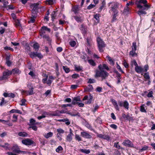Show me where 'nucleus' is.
Returning a JSON list of instances; mask_svg holds the SVG:
<instances>
[{"instance_id":"4c0bfd02","label":"nucleus","mask_w":155,"mask_h":155,"mask_svg":"<svg viewBox=\"0 0 155 155\" xmlns=\"http://www.w3.org/2000/svg\"><path fill=\"white\" fill-rule=\"evenodd\" d=\"M132 50L136 51L137 50V45L136 42H134L132 43Z\"/></svg>"},{"instance_id":"7ed1b4c3","label":"nucleus","mask_w":155,"mask_h":155,"mask_svg":"<svg viewBox=\"0 0 155 155\" xmlns=\"http://www.w3.org/2000/svg\"><path fill=\"white\" fill-rule=\"evenodd\" d=\"M97 41L99 51L101 52H103L104 51L103 48L106 47V45L103 40L99 37H97Z\"/></svg>"},{"instance_id":"6ab92c4d","label":"nucleus","mask_w":155,"mask_h":155,"mask_svg":"<svg viewBox=\"0 0 155 155\" xmlns=\"http://www.w3.org/2000/svg\"><path fill=\"white\" fill-rule=\"evenodd\" d=\"M12 74H19L21 72V71L19 70L17 68H15L12 70L11 71Z\"/></svg>"},{"instance_id":"bf43d9fd","label":"nucleus","mask_w":155,"mask_h":155,"mask_svg":"<svg viewBox=\"0 0 155 155\" xmlns=\"http://www.w3.org/2000/svg\"><path fill=\"white\" fill-rule=\"evenodd\" d=\"M57 131L59 134H63L64 133V130L61 128L58 129L57 130Z\"/></svg>"},{"instance_id":"aec40b11","label":"nucleus","mask_w":155,"mask_h":155,"mask_svg":"<svg viewBox=\"0 0 155 155\" xmlns=\"http://www.w3.org/2000/svg\"><path fill=\"white\" fill-rule=\"evenodd\" d=\"M93 89L92 86L91 85L89 84L85 88V90L86 91L89 92L92 91Z\"/></svg>"},{"instance_id":"603ef678","label":"nucleus","mask_w":155,"mask_h":155,"mask_svg":"<svg viewBox=\"0 0 155 155\" xmlns=\"http://www.w3.org/2000/svg\"><path fill=\"white\" fill-rule=\"evenodd\" d=\"M95 82V80L94 79L90 78L88 79L87 82L88 83L91 84L94 83Z\"/></svg>"},{"instance_id":"20e7f679","label":"nucleus","mask_w":155,"mask_h":155,"mask_svg":"<svg viewBox=\"0 0 155 155\" xmlns=\"http://www.w3.org/2000/svg\"><path fill=\"white\" fill-rule=\"evenodd\" d=\"M11 74V71L8 70H6L3 72V76L0 78V80H2L7 79L8 77Z\"/></svg>"},{"instance_id":"09e8293b","label":"nucleus","mask_w":155,"mask_h":155,"mask_svg":"<svg viewBox=\"0 0 155 155\" xmlns=\"http://www.w3.org/2000/svg\"><path fill=\"white\" fill-rule=\"evenodd\" d=\"M54 0H46V2L47 4L51 5L53 4Z\"/></svg>"},{"instance_id":"8fccbe9b","label":"nucleus","mask_w":155,"mask_h":155,"mask_svg":"<svg viewBox=\"0 0 155 155\" xmlns=\"http://www.w3.org/2000/svg\"><path fill=\"white\" fill-rule=\"evenodd\" d=\"M69 44L72 47H74L76 45V42L75 41H71L69 42Z\"/></svg>"},{"instance_id":"c85d7f7f","label":"nucleus","mask_w":155,"mask_h":155,"mask_svg":"<svg viewBox=\"0 0 155 155\" xmlns=\"http://www.w3.org/2000/svg\"><path fill=\"white\" fill-rule=\"evenodd\" d=\"M123 106L127 110L129 108V104L127 101H125L124 102Z\"/></svg>"},{"instance_id":"473e14b6","label":"nucleus","mask_w":155,"mask_h":155,"mask_svg":"<svg viewBox=\"0 0 155 155\" xmlns=\"http://www.w3.org/2000/svg\"><path fill=\"white\" fill-rule=\"evenodd\" d=\"M36 17H34V16H31L30 18V20L28 21V23H34L35 21V19L36 18Z\"/></svg>"},{"instance_id":"412c9836","label":"nucleus","mask_w":155,"mask_h":155,"mask_svg":"<svg viewBox=\"0 0 155 155\" xmlns=\"http://www.w3.org/2000/svg\"><path fill=\"white\" fill-rule=\"evenodd\" d=\"M18 134L19 136L23 137H26L28 135V134L25 132H19L18 133Z\"/></svg>"},{"instance_id":"9b49d317","label":"nucleus","mask_w":155,"mask_h":155,"mask_svg":"<svg viewBox=\"0 0 155 155\" xmlns=\"http://www.w3.org/2000/svg\"><path fill=\"white\" fill-rule=\"evenodd\" d=\"M48 76H47L46 78H43L42 80V81L44 84L46 83L49 86H50L52 82V81L50 79H48L47 81Z\"/></svg>"},{"instance_id":"052dcab7","label":"nucleus","mask_w":155,"mask_h":155,"mask_svg":"<svg viewBox=\"0 0 155 155\" xmlns=\"http://www.w3.org/2000/svg\"><path fill=\"white\" fill-rule=\"evenodd\" d=\"M94 106V109H92V111L93 112H95L99 108V107L98 105H97L95 106V107Z\"/></svg>"},{"instance_id":"ea45409f","label":"nucleus","mask_w":155,"mask_h":155,"mask_svg":"<svg viewBox=\"0 0 155 155\" xmlns=\"http://www.w3.org/2000/svg\"><path fill=\"white\" fill-rule=\"evenodd\" d=\"M37 53H38L37 52H32L30 54V56L32 58H33L35 57H37Z\"/></svg>"},{"instance_id":"de8ad7c7","label":"nucleus","mask_w":155,"mask_h":155,"mask_svg":"<svg viewBox=\"0 0 155 155\" xmlns=\"http://www.w3.org/2000/svg\"><path fill=\"white\" fill-rule=\"evenodd\" d=\"M137 13L139 15H140L143 14H146L147 13L145 11H144L143 10H140L137 12Z\"/></svg>"},{"instance_id":"423d86ee","label":"nucleus","mask_w":155,"mask_h":155,"mask_svg":"<svg viewBox=\"0 0 155 155\" xmlns=\"http://www.w3.org/2000/svg\"><path fill=\"white\" fill-rule=\"evenodd\" d=\"M140 3H143L144 4V6L145 8L144 10H147L149 8H150L151 5L147 4V1L146 0H140L139 1Z\"/></svg>"},{"instance_id":"c756f323","label":"nucleus","mask_w":155,"mask_h":155,"mask_svg":"<svg viewBox=\"0 0 155 155\" xmlns=\"http://www.w3.org/2000/svg\"><path fill=\"white\" fill-rule=\"evenodd\" d=\"M10 113H16L20 114H21L22 113V112L20 110L15 109L12 110L10 111Z\"/></svg>"},{"instance_id":"393cba45","label":"nucleus","mask_w":155,"mask_h":155,"mask_svg":"<svg viewBox=\"0 0 155 155\" xmlns=\"http://www.w3.org/2000/svg\"><path fill=\"white\" fill-rule=\"evenodd\" d=\"M48 115V113L47 112H45L41 116L38 117V120H41L43 118H45L46 117V116Z\"/></svg>"},{"instance_id":"f8f14e48","label":"nucleus","mask_w":155,"mask_h":155,"mask_svg":"<svg viewBox=\"0 0 155 155\" xmlns=\"http://www.w3.org/2000/svg\"><path fill=\"white\" fill-rule=\"evenodd\" d=\"M113 12L112 18L111 21L112 22L114 21L117 19V17L118 16V11H114Z\"/></svg>"},{"instance_id":"a211bd4d","label":"nucleus","mask_w":155,"mask_h":155,"mask_svg":"<svg viewBox=\"0 0 155 155\" xmlns=\"http://www.w3.org/2000/svg\"><path fill=\"white\" fill-rule=\"evenodd\" d=\"M135 70L136 72L138 73H140L143 72V68L140 66H137L135 68Z\"/></svg>"},{"instance_id":"a18cd8bd","label":"nucleus","mask_w":155,"mask_h":155,"mask_svg":"<svg viewBox=\"0 0 155 155\" xmlns=\"http://www.w3.org/2000/svg\"><path fill=\"white\" fill-rule=\"evenodd\" d=\"M130 12V8L127 6L126 8H125L124 10V12L126 14Z\"/></svg>"},{"instance_id":"c9c22d12","label":"nucleus","mask_w":155,"mask_h":155,"mask_svg":"<svg viewBox=\"0 0 155 155\" xmlns=\"http://www.w3.org/2000/svg\"><path fill=\"white\" fill-rule=\"evenodd\" d=\"M32 15L31 16L34 17H36L37 16L38 11L32 10L31 11Z\"/></svg>"},{"instance_id":"37998d69","label":"nucleus","mask_w":155,"mask_h":155,"mask_svg":"<svg viewBox=\"0 0 155 155\" xmlns=\"http://www.w3.org/2000/svg\"><path fill=\"white\" fill-rule=\"evenodd\" d=\"M80 151L86 154H88L90 152V151L89 150L82 149L80 150Z\"/></svg>"},{"instance_id":"69168bd1","label":"nucleus","mask_w":155,"mask_h":155,"mask_svg":"<svg viewBox=\"0 0 155 155\" xmlns=\"http://www.w3.org/2000/svg\"><path fill=\"white\" fill-rule=\"evenodd\" d=\"M103 138L104 139H106L107 140H110V137L109 136L107 135H103Z\"/></svg>"},{"instance_id":"4d7b16f0","label":"nucleus","mask_w":155,"mask_h":155,"mask_svg":"<svg viewBox=\"0 0 155 155\" xmlns=\"http://www.w3.org/2000/svg\"><path fill=\"white\" fill-rule=\"evenodd\" d=\"M63 150V148L61 146H59L56 149V151L58 153H59V152L61 150Z\"/></svg>"},{"instance_id":"4468645a","label":"nucleus","mask_w":155,"mask_h":155,"mask_svg":"<svg viewBox=\"0 0 155 155\" xmlns=\"http://www.w3.org/2000/svg\"><path fill=\"white\" fill-rule=\"evenodd\" d=\"M112 4L111 7V10L112 11H117L116 9L117 8V4L116 3H110L109 4Z\"/></svg>"},{"instance_id":"f704fd0d","label":"nucleus","mask_w":155,"mask_h":155,"mask_svg":"<svg viewBox=\"0 0 155 155\" xmlns=\"http://www.w3.org/2000/svg\"><path fill=\"white\" fill-rule=\"evenodd\" d=\"M88 62L92 66H95L96 63L92 59H89L88 60Z\"/></svg>"},{"instance_id":"6e6d98bb","label":"nucleus","mask_w":155,"mask_h":155,"mask_svg":"<svg viewBox=\"0 0 155 155\" xmlns=\"http://www.w3.org/2000/svg\"><path fill=\"white\" fill-rule=\"evenodd\" d=\"M63 69L66 73H68L70 71V69L69 68H68L67 66H63Z\"/></svg>"},{"instance_id":"39448f33","label":"nucleus","mask_w":155,"mask_h":155,"mask_svg":"<svg viewBox=\"0 0 155 155\" xmlns=\"http://www.w3.org/2000/svg\"><path fill=\"white\" fill-rule=\"evenodd\" d=\"M22 143L26 145L29 146L34 143V141L31 139L27 138L22 140Z\"/></svg>"},{"instance_id":"49530a36","label":"nucleus","mask_w":155,"mask_h":155,"mask_svg":"<svg viewBox=\"0 0 155 155\" xmlns=\"http://www.w3.org/2000/svg\"><path fill=\"white\" fill-rule=\"evenodd\" d=\"M63 122H65L66 124L67 125H69L70 124V122L69 121L68 119L65 118L63 119Z\"/></svg>"},{"instance_id":"7c9ffc66","label":"nucleus","mask_w":155,"mask_h":155,"mask_svg":"<svg viewBox=\"0 0 155 155\" xmlns=\"http://www.w3.org/2000/svg\"><path fill=\"white\" fill-rule=\"evenodd\" d=\"M33 48L35 49V51H37L39 49V45L38 43H35L33 45Z\"/></svg>"},{"instance_id":"0eeeda50","label":"nucleus","mask_w":155,"mask_h":155,"mask_svg":"<svg viewBox=\"0 0 155 155\" xmlns=\"http://www.w3.org/2000/svg\"><path fill=\"white\" fill-rule=\"evenodd\" d=\"M81 135L83 137L87 139H91L92 137V136L90 135L84 131L81 132Z\"/></svg>"},{"instance_id":"9d476101","label":"nucleus","mask_w":155,"mask_h":155,"mask_svg":"<svg viewBox=\"0 0 155 155\" xmlns=\"http://www.w3.org/2000/svg\"><path fill=\"white\" fill-rule=\"evenodd\" d=\"M73 18L75 20L78 22H82L83 21V18L80 15H75L73 16Z\"/></svg>"},{"instance_id":"a878e982","label":"nucleus","mask_w":155,"mask_h":155,"mask_svg":"<svg viewBox=\"0 0 155 155\" xmlns=\"http://www.w3.org/2000/svg\"><path fill=\"white\" fill-rule=\"evenodd\" d=\"M9 145V144L8 143H5V145H0V146L3 147L5 148L6 150H10V148L8 147V146Z\"/></svg>"},{"instance_id":"2f4dec72","label":"nucleus","mask_w":155,"mask_h":155,"mask_svg":"<svg viewBox=\"0 0 155 155\" xmlns=\"http://www.w3.org/2000/svg\"><path fill=\"white\" fill-rule=\"evenodd\" d=\"M36 121L33 119H31L30 120V126H32L35 125L37 124V123H36Z\"/></svg>"},{"instance_id":"f3484780","label":"nucleus","mask_w":155,"mask_h":155,"mask_svg":"<svg viewBox=\"0 0 155 155\" xmlns=\"http://www.w3.org/2000/svg\"><path fill=\"white\" fill-rule=\"evenodd\" d=\"M122 143L125 146L128 147H132L131 145V141L128 140H124Z\"/></svg>"},{"instance_id":"a19ab883","label":"nucleus","mask_w":155,"mask_h":155,"mask_svg":"<svg viewBox=\"0 0 155 155\" xmlns=\"http://www.w3.org/2000/svg\"><path fill=\"white\" fill-rule=\"evenodd\" d=\"M145 105L144 104L142 105L140 107V111L142 112H145L146 113L147 111L145 109L144 106Z\"/></svg>"},{"instance_id":"72a5a7b5","label":"nucleus","mask_w":155,"mask_h":155,"mask_svg":"<svg viewBox=\"0 0 155 155\" xmlns=\"http://www.w3.org/2000/svg\"><path fill=\"white\" fill-rule=\"evenodd\" d=\"M100 15L98 14H96L94 15V18L97 21V23H98L100 21Z\"/></svg>"},{"instance_id":"cd10ccee","label":"nucleus","mask_w":155,"mask_h":155,"mask_svg":"<svg viewBox=\"0 0 155 155\" xmlns=\"http://www.w3.org/2000/svg\"><path fill=\"white\" fill-rule=\"evenodd\" d=\"M136 51L131 50L130 52L129 55L130 57H134L137 56V54L135 52Z\"/></svg>"},{"instance_id":"864d4df0","label":"nucleus","mask_w":155,"mask_h":155,"mask_svg":"<svg viewBox=\"0 0 155 155\" xmlns=\"http://www.w3.org/2000/svg\"><path fill=\"white\" fill-rule=\"evenodd\" d=\"M18 116L14 114L13 116V119L12 120L13 122H16Z\"/></svg>"},{"instance_id":"6e6552de","label":"nucleus","mask_w":155,"mask_h":155,"mask_svg":"<svg viewBox=\"0 0 155 155\" xmlns=\"http://www.w3.org/2000/svg\"><path fill=\"white\" fill-rule=\"evenodd\" d=\"M69 134L66 137L67 140L69 142H70L72 140V136H73V134L72 133V131L71 129L69 130Z\"/></svg>"},{"instance_id":"bb28decb","label":"nucleus","mask_w":155,"mask_h":155,"mask_svg":"<svg viewBox=\"0 0 155 155\" xmlns=\"http://www.w3.org/2000/svg\"><path fill=\"white\" fill-rule=\"evenodd\" d=\"M56 11H54L53 12L51 13V18L52 19V21H53L56 18V17L57 16L56 15Z\"/></svg>"},{"instance_id":"5701e85b","label":"nucleus","mask_w":155,"mask_h":155,"mask_svg":"<svg viewBox=\"0 0 155 155\" xmlns=\"http://www.w3.org/2000/svg\"><path fill=\"white\" fill-rule=\"evenodd\" d=\"M53 135V133L51 132H49L47 134H44V136L46 139H48L50 137H51Z\"/></svg>"},{"instance_id":"f03ea898","label":"nucleus","mask_w":155,"mask_h":155,"mask_svg":"<svg viewBox=\"0 0 155 155\" xmlns=\"http://www.w3.org/2000/svg\"><path fill=\"white\" fill-rule=\"evenodd\" d=\"M46 32L50 33L51 32L50 29L45 26L42 27L39 31L40 35L42 38H43L44 39H45L48 41L49 45H51V39L48 35L46 34Z\"/></svg>"},{"instance_id":"ddd939ff","label":"nucleus","mask_w":155,"mask_h":155,"mask_svg":"<svg viewBox=\"0 0 155 155\" xmlns=\"http://www.w3.org/2000/svg\"><path fill=\"white\" fill-rule=\"evenodd\" d=\"M110 101H111L112 102L115 108L118 111H119V107L117 104V101L113 99H111L110 100Z\"/></svg>"},{"instance_id":"3c124183","label":"nucleus","mask_w":155,"mask_h":155,"mask_svg":"<svg viewBox=\"0 0 155 155\" xmlns=\"http://www.w3.org/2000/svg\"><path fill=\"white\" fill-rule=\"evenodd\" d=\"M122 117L124 118H126L127 120H129L130 119V117L128 114L126 115L125 114H123L122 115Z\"/></svg>"},{"instance_id":"c03bdc74","label":"nucleus","mask_w":155,"mask_h":155,"mask_svg":"<svg viewBox=\"0 0 155 155\" xmlns=\"http://www.w3.org/2000/svg\"><path fill=\"white\" fill-rule=\"evenodd\" d=\"M10 119V117L9 116L8 118V120H5L0 119V122H2L3 123L5 124V123H8L9 122Z\"/></svg>"},{"instance_id":"58836bf2","label":"nucleus","mask_w":155,"mask_h":155,"mask_svg":"<svg viewBox=\"0 0 155 155\" xmlns=\"http://www.w3.org/2000/svg\"><path fill=\"white\" fill-rule=\"evenodd\" d=\"M106 58H107L109 61L110 62L111 64L112 65H114V62L113 61L112 59L111 58L110 56H108L106 57Z\"/></svg>"},{"instance_id":"5fc2aeb1","label":"nucleus","mask_w":155,"mask_h":155,"mask_svg":"<svg viewBox=\"0 0 155 155\" xmlns=\"http://www.w3.org/2000/svg\"><path fill=\"white\" fill-rule=\"evenodd\" d=\"M102 68H103V70H104V69H105L107 70H109V69L107 64H103L102 65Z\"/></svg>"},{"instance_id":"e433bc0d","label":"nucleus","mask_w":155,"mask_h":155,"mask_svg":"<svg viewBox=\"0 0 155 155\" xmlns=\"http://www.w3.org/2000/svg\"><path fill=\"white\" fill-rule=\"evenodd\" d=\"M93 97L91 95H90L89 96V100L85 102V104H90L91 103L92 99L93 98Z\"/></svg>"},{"instance_id":"1a4fd4ad","label":"nucleus","mask_w":155,"mask_h":155,"mask_svg":"<svg viewBox=\"0 0 155 155\" xmlns=\"http://www.w3.org/2000/svg\"><path fill=\"white\" fill-rule=\"evenodd\" d=\"M11 150H12L13 152L15 153H19V152H20V150L18 147L17 145L13 146L11 148Z\"/></svg>"},{"instance_id":"b1692460","label":"nucleus","mask_w":155,"mask_h":155,"mask_svg":"<svg viewBox=\"0 0 155 155\" xmlns=\"http://www.w3.org/2000/svg\"><path fill=\"white\" fill-rule=\"evenodd\" d=\"M52 116H59L60 115L59 114V110H57L53 112L51 114Z\"/></svg>"},{"instance_id":"e2e57ef3","label":"nucleus","mask_w":155,"mask_h":155,"mask_svg":"<svg viewBox=\"0 0 155 155\" xmlns=\"http://www.w3.org/2000/svg\"><path fill=\"white\" fill-rule=\"evenodd\" d=\"M143 76L146 79L148 80L150 78V76L148 73H145Z\"/></svg>"},{"instance_id":"13d9d810","label":"nucleus","mask_w":155,"mask_h":155,"mask_svg":"<svg viewBox=\"0 0 155 155\" xmlns=\"http://www.w3.org/2000/svg\"><path fill=\"white\" fill-rule=\"evenodd\" d=\"M75 71H80L82 70V68L79 66H75Z\"/></svg>"},{"instance_id":"680f3d73","label":"nucleus","mask_w":155,"mask_h":155,"mask_svg":"<svg viewBox=\"0 0 155 155\" xmlns=\"http://www.w3.org/2000/svg\"><path fill=\"white\" fill-rule=\"evenodd\" d=\"M117 64V68L119 70V71L121 73H122L123 74H124V72L121 69L120 66L119 65V64Z\"/></svg>"},{"instance_id":"0e129e2a","label":"nucleus","mask_w":155,"mask_h":155,"mask_svg":"<svg viewBox=\"0 0 155 155\" xmlns=\"http://www.w3.org/2000/svg\"><path fill=\"white\" fill-rule=\"evenodd\" d=\"M116 73L117 74L116 77L117 79H120L121 78L120 74L117 71L116 72Z\"/></svg>"},{"instance_id":"338daca9","label":"nucleus","mask_w":155,"mask_h":155,"mask_svg":"<svg viewBox=\"0 0 155 155\" xmlns=\"http://www.w3.org/2000/svg\"><path fill=\"white\" fill-rule=\"evenodd\" d=\"M123 64L126 68H127L129 67V64H128L127 62L125 60L124 61Z\"/></svg>"},{"instance_id":"2eb2a0df","label":"nucleus","mask_w":155,"mask_h":155,"mask_svg":"<svg viewBox=\"0 0 155 155\" xmlns=\"http://www.w3.org/2000/svg\"><path fill=\"white\" fill-rule=\"evenodd\" d=\"M80 8L78 5H74L72 7V10L75 14L78 13V11L79 10Z\"/></svg>"},{"instance_id":"79ce46f5","label":"nucleus","mask_w":155,"mask_h":155,"mask_svg":"<svg viewBox=\"0 0 155 155\" xmlns=\"http://www.w3.org/2000/svg\"><path fill=\"white\" fill-rule=\"evenodd\" d=\"M80 29L82 31L83 33H85L86 32V29L85 28V26L83 25H81V27H80Z\"/></svg>"},{"instance_id":"dca6fc26","label":"nucleus","mask_w":155,"mask_h":155,"mask_svg":"<svg viewBox=\"0 0 155 155\" xmlns=\"http://www.w3.org/2000/svg\"><path fill=\"white\" fill-rule=\"evenodd\" d=\"M31 89L29 92L28 91H23L22 92V93L23 94H25L26 95H32L33 94V88H31Z\"/></svg>"},{"instance_id":"f257e3e1","label":"nucleus","mask_w":155,"mask_h":155,"mask_svg":"<svg viewBox=\"0 0 155 155\" xmlns=\"http://www.w3.org/2000/svg\"><path fill=\"white\" fill-rule=\"evenodd\" d=\"M99 70L97 69L95 71V74L94 75L95 78L100 77L101 78V81L106 79L108 76L109 74L106 71L103 69L102 65L100 64L98 67Z\"/></svg>"},{"instance_id":"4be33fe9","label":"nucleus","mask_w":155,"mask_h":155,"mask_svg":"<svg viewBox=\"0 0 155 155\" xmlns=\"http://www.w3.org/2000/svg\"><path fill=\"white\" fill-rule=\"evenodd\" d=\"M39 5V4L37 3L32 5H31V7L33 8L32 10L38 11Z\"/></svg>"},{"instance_id":"774afa93","label":"nucleus","mask_w":155,"mask_h":155,"mask_svg":"<svg viewBox=\"0 0 155 155\" xmlns=\"http://www.w3.org/2000/svg\"><path fill=\"white\" fill-rule=\"evenodd\" d=\"M95 6V5H93L91 4L89 5L87 7V9L90 10L92 9V8L94 7Z\"/></svg>"}]
</instances>
